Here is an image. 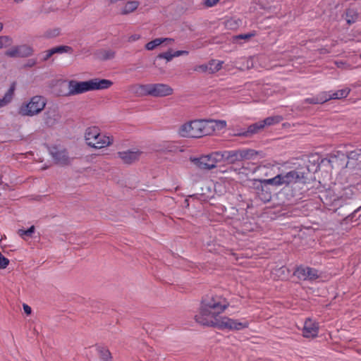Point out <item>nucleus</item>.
Masks as SVG:
<instances>
[{
    "instance_id": "35",
    "label": "nucleus",
    "mask_w": 361,
    "mask_h": 361,
    "mask_svg": "<svg viewBox=\"0 0 361 361\" xmlns=\"http://www.w3.org/2000/svg\"><path fill=\"white\" fill-rule=\"evenodd\" d=\"M219 1V0H205L204 5L207 7H212L215 6Z\"/></svg>"
},
{
    "instance_id": "28",
    "label": "nucleus",
    "mask_w": 361,
    "mask_h": 361,
    "mask_svg": "<svg viewBox=\"0 0 361 361\" xmlns=\"http://www.w3.org/2000/svg\"><path fill=\"white\" fill-rule=\"evenodd\" d=\"M305 101L310 104H322L326 102V99L325 95H324L323 93H322L319 97L307 98L305 99Z\"/></svg>"
},
{
    "instance_id": "45",
    "label": "nucleus",
    "mask_w": 361,
    "mask_h": 361,
    "mask_svg": "<svg viewBox=\"0 0 361 361\" xmlns=\"http://www.w3.org/2000/svg\"><path fill=\"white\" fill-rule=\"evenodd\" d=\"M47 123L50 124L49 121H48V120H47Z\"/></svg>"
},
{
    "instance_id": "10",
    "label": "nucleus",
    "mask_w": 361,
    "mask_h": 361,
    "mask_svg": "<svg viewBox=\"0 0 361 361\" xmlns=\"http://www.w3.org/2000/svg\"><path fill=\"white\" fill-rule=\"evenodd\" d=\"M294 275L300 280L312 281L319 277V272L317 269L305 266L298 267L295 271Z\"/></svg>"
},
{
    "instance_id": "9",
    "label": "nucleus",
    "mask_w": 361,
    "mask_h": 361,
    "mask_svg": "<svg viewBox=\"0 0 361 361\" xmlns=\"http://www.w3.org/2000/svg\"><path fill=\"white\" fill-rule=\"evenodd\" d=\"M264 179H254L253 185L258 198L264 203L269 202L271 200V192L267 186L269 184L263 182Z\"/></svg>"
},
{
    "instance_id": "29",
    "label": "nucleus",
    "mask_w": 361,
    "mask_h": 361,
    "mask_svg": "<svg viewBox=\"0 0 361 361\" xmlns=\"http://www.w3.org/2000/svg\"><path fill=\"white\" fill-rule=\"evenodd\" d=\"M35 231V226H32L31 227H30L27 230H23V229H20L18 231V234L22 237V238H24L25 236H28V237H30L32 233H34Z\"/></svg>"
},
{
    "instance_id": "38",
    "label": "nucleus",
    "mask_w": 361,
    "mask_h": 361,
    "mask_svg": "<svg viewBox=\"0 0 361 361\" xmlns=\"http://www.w3.org/2000/svg\"><path fill=\"white\" fill-rule=\"evenodd\" d=\"M37 63V61L35 59H30L25 64V67H32Z\"/></svg>"
},
{
    "instance_id": "40",
    "label": "nucleus",
    "mask_w": 361,
    "mask_h": 361,
    "mask_svg": "<svg viewBox=\"0 0 361 361\" xmlns=\"http://www.w3.org/2000/svg\"><path fill=\"white\" fill-rule=\"evenodd\" d=\"M23 310L27 314H30L32 312L31 307L26 304H23Z\"/></svg>"
},
{
    "instance_id": "27",
    "label": "nucleus",
    "mask_w": 361,
    "mask_h": 361,
    "mask_svg": "<svg viewBox=\"0 0 361 361\" xmlns=\"http://www.w3.org/2000/svg\"><path fill=\"white\" fill-rule=\"evenodd\" d=\"M164 42V40H161V38H156L154 40L147 43L145 45V49L147 50H153Z\"/></svg>"
},
{
    "instance_id": "32",
    "label": "nucleus",
    "mask_w": 361,
    "mask_h": 361,
    "mask_svg": "<svg viewBox=\"0 0 361 361\" xmlns=\"http://www.w3.org/2000/svg\"><path fill=\"white\" fill-rule=\"evenodd\" d=\"M115 56V52L112 50H105L102 52V58L104 59H111Z\"/></svg>"
},
{
    "instance_id": "15",
    "label": "nucleus",
    "mask_w": 361,
    "mask_h": 361,
    "mask_svg": "<svg viewBox=\"0 0 361 361\" xmlns=\"http://www.w3.org/2000/svg\"><path fill=\"white\" fill-rule=\"evenodd\" d=\"M319 333V324L317 322L312 320L310 318L307 319L305 321L302 336L305 338H315L317 336Z\"/></svg>"
},
{
    "instance_id": "12",
    "label": "nucleus",
    "mask_w": 361,
    "mask_h": 361,
    "mask_svg": "<svg viewBox=\"0 0 361 361\" xmlns=\"http://www.w3.org/2000/svg\"><path fill=\"white\" fill-rule=\"evenodd\" d=\"M142 152L137 149H128L126 151H121L118 152V157L121 160L127 164H131L135 161H137Z\"/></svg>"
},
{
    "instance_id": "34",
    "label": "nucleus",
    "mask_w": 361,
    "mask_h": 361,
    "mask_svg": "<svg viewBox=\"0 0 361 361\" xmlns=\"http://www.w3.org/2000/svg\"><path fill=\"white\" fill-rule=\"evenodd\" d=\"M42 60L43 61H46L49 58H51L53 56V54H52V52H51V49H49V50H47V51H44L42 54Z\"/></svg>"
},
{
    "instance_id": "11",
    "label": "nucleus",
    "mask_w": 361,
    "mask_h": 361,
    "mask_svg": "<svg viewBox=\"0 0 361 361\" xmlns=\"http://www.w3.org/2000/svg\"><path fill=\"white\" fill-rule=\"evenodd\" d=\"M68 96L80 94L87 92L88 90V83L87 81H77L71 80L68 83Z\"/></svg>"
},
{
    "instance_id": "44",
    "label": "nucleus",
    "mask_w": 361,
    "mask_h": 361,
    "mask_svg": "<svg viewBox=\"0 0 361 361\" xmlns=\"http://www.w3.org/2000/svg\"><path fill=\"white\" fill-rule=\"evenodd\" d=\"M24 0H14V1L17 4L23 2Z\"/></svg>"
},
{
    "instance_id": "22",
    "label": "nucleus",
    "mask_w": 361,
    "mask_h": 361,
    "mask_svg": "<svg viewBox=\"0 0 361 361\" xmlns=\"http://www.w3.org/2000/svg\"><path fill=\"white\" fill-rule=\"evenodd\" d=\"M14 94V87H11L6 93L4 94L3 98L0 99V108L5 106L8 104H9L13 97Z\"/></svg>"
},
{
    "instance_id": "37",
    "label": "nucleus",
    "mask_w": 361,
    "mask_h": 361,
    "mask_svg": "<svg viewBox=\"0 0 361 361\" xmlns=\"http://www.w3.org/2000/svg\"><path fill=\"white\" fill-rule=\"evenodd\" d=\"M209 63L207 64H203L200 66H198L195 70L196 71H201L202 72H207L209 73Z\"/></svg>"
},
{
    "instance_id": "41",
    "label": "nucleus",
    "mask_w": 361,
    "mask_h": 361,
    "mask_svg": "<svg viewBox=\"0 0 361 361\" xmlns=\"http://www.w3.org/2000/svg\"><path fill=\"white\" fill-rule=\"evenodd\" d=\"M161 40H164V42L167 44H171L174 42V39L172 38H161Z\"/></svg>"
},
{
    "instance_id": "5",
    "label": "nucleus",
    "mask_w": 361,
    "mask_h": 361,
    "mask_svg": "<svg viewBox=\"0 0 361 361\" xmlns=\"http://www.w3.org/2000/svg\"><path fill=\"white\" fill-rule=\"evenodd\" d=\"M204 120H194L180 126L178 134L185 137H201L206 135Z\"/></svg>"
},
{
    "instance_id": "20",
    "label": "nucleus",
    "mask_w": 361,
    "mask_h": 361,
    "mask_svg": "<svg viewBox=\"0 0 361 361\" xmlns=\"http://www.w3.org/2000/svg\"><path fill=\"white\" fill-rule=\"evenodd\" d=\"M140 6L138 1H128L123 6L121 9V14L126 16L135 11Z\"/></svg>"
},
{
    "instance_id": "24",
    "label": "nucleus",
    "mask_w": 361,
    "mask_h": 361,
    "mask_svg": "<svg viewBox=\"0 0 361 361\" xmlns=\"http://www.w3.org/2000/svg\"><path fill=\"white\" fill-rule=\"evenodd\" d=\"M99 357L102 361H112V357L110 351L104 347L97 348Z\"/></svg>"
},
{
    "instance_id": "14",
    "label": "nucleus",
    "mask_w": 361,
    "mask_h": 361,
    "mask_svg": "<svg viewBox=\"0 0 361 361\" xmlns=\"http://www.w3.org/2000/svg\"><path fill=\"white\" fill-rule=\"evenodd\" d=\"M50 154L59 164L66 165L71 162V158L65 149L54 147L50 149Z\"/></svg>"
},
{
    "instance_id": "3",
    "label": "nucleus",
    "mask_w": 361,
    "mask_h": 361,
    "mask_svg": "<svg viewBox=\"0 0 361 361\" xmlns=\"http://www.w3.org/2000/svg\"><path fill=\"white\" fill-rule=\"evenodd\" d=\"M307 178L301 170H291L276 175L272 178L265 179L263 182L276 187L290 186L296 183H305Z\"/></svg>"
},
{
    "instance_id": "33",
    "label": "nucleus",
    "mask_w": 361,
    "mask_h": 361,
    "mask_svg": "<svg viewBox=\"0 0 361 361\" xmlns=\"http://www.w3.org/2000/svg\"><path fill=\"white\" fill-rule=\"evenodd\" d=\"M255 34L253 33H248V34H243V35H239L234 37V40L237 41L238 39H245L247 40L250 39L252 37H253Z\"/></svg>"
},
{
    "instance_id": "8",
    "label": "nucleus",
    "mask_w": 361,
    "mask_h": 361,
    "mask_svg": "<svg viewBox=\"0 0 361 361\" xmlns=\"http://www.w3.org/2000/svg\"><path fill=\"white\" fill-rule=\"evenodd\" d=\"M33 54V47L27 44L13 46L5 51V55L10 58H27Z\"/></svg>"
},
{
    "instance_id": "16",
    "label": "nucleus",
    "mask_w": 361,
    "mask_h": 361,
    "mask_svg": "<svg viewBox=\"0 0 361 361\" xmlns=\"http://www.w3.org/2000/svg\"><path fill=\"white\" fill-rule=\"evenodd\" d=\"M282 121V117L280 116H270L265 118L263 121L254 123L249 126L248 132L255 133L259 130L262 129L265 126H271L279 123Z\"/></svg>"
},
{
    "instance_id": "2",
    "label": "nucleus",
    "mask_w": 361,
    "mask_h": 361,
    "mask_svg": "<svg viewBox=\"0 0 361 361\" xmlns=\"http://www.w3.org/2000/svg\"><path fill=\"white\" fill-rule=\"evenodd\" d=\"M84 137L89 147L97 149L109 147L114 142V137L102 133L97 126L87 128L85 131Z\"/></svg>"
},
{
    "instance_id": "30",
    "label": "nucleus",
    "mask_w": 361,
    "mask_h": 361,
    "mask_svg": "<svg viewBox=\"0 0 361 361\" xmlns=\"http://www.w3.org/2000/svg\"><path fill=\"white\" fill-rule=\"evenodd\" d=\"M361 156V149H356L355 150L348 152L347 157L348 159H357Z\"/></svg>"
},
{
    "instance_id": "23",
    "label": "nucleus",
    "mask_w": 361,
    "mask_h": 361,
    "mask_svg": "<svg viewBox=\"0 0 361 361\" xmlns=\"http://www.w3.org/2000/svg\"><path fill=\"white\" fill-rule=\"evenodd\" d=\"M224 61L219 60H211L209 62V73H214L221 69Z\"/></svg>"
},
{
    "instance_id": "1",
    "label": "nucleus",
    "mask_w": 361,
    "mask_h": 361,
    "mask_svg": "<svg viewBox=\"0 0 361 361\" xmlns=\"http://www.w3.org/2000/svg\"><path fill=\"white\" fill-rule=\"evenodd\" d=\"M229 306L227 300L219 295H207L201 302L195 316L197 323L202 326L216 327L219 329L241 330L247 328L249 322L238 321L220 316Z\"/></svg>"
},
{
    "instance_id": "43",
    "label": "nucleus",
    "mask_w": 361,
    "mask_h": 361,
    "mask_svg": "<svg viewBox=\"0 0 361 361\" xmlns=\"http://www.w3.org/2000/svg\"><path fill=\"white\" fill-rule=\"evenodd\" d=\"M4 28V25L2 23H0V32H1V30H3Z\"/></svg>"
},
{
    "instance_id": "7",
    "label": "nucleus",
    "mask_w": 361,
    "mask_h": 361,
    "mask_svg": "<svg viewBox=\"0 0 361 361\" xmlns=\"http://www.w3.org/2000/svg\"><path fill=\"white\" fill-rule=\"evenodd\" d=\"M193 161L200 169L210 170L215 168L217 163L221 162V159L219 151H217L198 159H195Z\"/></svg>"
},
{
    "instance_id": "4",
    "label": "nucleus",
    "mask_w": 361,
    "mask_h": 361,
    "mask_svg": "<svg viewBox=\"0 0 361 361\" xmlns=\"http://www.w3.org/2000/svg\"><path fill=\"white\" fill-rule=\"evenodd\" d=\"M47 104V99L42 97L36 95L27 102H24L19 108L18 113L23 116H34L43 111Z\"/></svg>"
},
{
    "instance_id": "21",
    "label": "nucleus",
    "mask_w": 361,
    "mask_h": 361,
    "mask_svg": "<svg viewBox=\"0 0 361 361\" xmlns=\"http://www.w3.org/2000/svg\"><path fill=\"white\" fill-rule=\"evenodd\" d=\"M257 154V152L251 149H239L240 161L252 159Z\"/></svg>"
},
{
    "instance_id": "39",
    "label": "nucleus",
    "mask_w": 361,
    "mask_h": 361,
    "mask_svg": "<svg viewBox=\"0 0 361 361\" xmlns=\"http://www.w3.org/2000/svg\"><path fill=\"white\" fill-rule=\"evenodd\" d=\"M140 38V35L135 34V35H133L130 37H129L128 41L130 42H135V41L138 40Z\"/></svg>"
},
{
    "instance_id": "25",
    "label": "nucleus",
    "mask_w": 361,
    "mask_h": 361,
    "mask_svg": "<svg viewBox=\"0 0 361 361\" xmlns=\"http://www.w3.org/2000/svg\"><path fill=\"white\" fill-rule=\"evenodd\" d=\"M50 49L53 55L55 54L71 53L73 51L72 47L66 45L56 47Z\"/></svg>"
},
{
    "instance_id": "19",
    "label": "nucleus",
    "mask_w": 361,
    "mask_h": 361,
    "mask_svg": "<svg viewBox=\"0 0 361 361\" xmlns=\"http://www.w3.org/2000/svg\"><path fill=\"white\" fill-rule=\"evenodd\" d=\"M350 92V90L348 87L337 90L336 92H323V94L325 95L326 102L330 99H339L342 98H345L348 97Z\"/></svg>"
},
{
    "instance_id": "18",
    "label": "nucleus",
    "mask_w": 361,
    "mask_h": 361,
    "mask_svg": "<svg viewBox=\"0 0 361 361\" xmlns=\"http://www.w3.org/2000/svg\"><path fill=\"white\" fill-rule=\"evenodd\" d=\"M219 157L221 161H227L233 164L240 161L239 150H225L219 151Z\"/></svg>"
},
{
    "instance_id": "13",
    "label": "nucleus",
    "mask_w": 361,
    "mask_h": 361,
    "mask_svg": "<svg viewBox=\"0 0 361 361\" xmlns=\"http://www.w3.org/2000/svg\"><path fill=\"white\" fill-rule=\"evenodd\" d=\"M206 135H210L221 131L226 127V121L224 120H204Z\"/></svg>"
},
{
    "instance_id": "6",
    "label": "nucleus",
    "mask_w": 361,
    "mask_h": 361,
    "mask_svg": "<svg viewBox=\"0 0 361 361\" xmlns=\"http://www.w3.org/2000/svg\"><path fill=\"white\" fill-rule=\"evenodd\" d=\"M140 88L147 94L156 97H167L173 93V88L169 85L164 83L140 85Z\"/></svg>"
},
{
    "instance_id": "31",
    "label": "nucleus",
    "mask_w": 361,
    "mask_h": 361,
    "mask_svg": "<svg viewBox=\"0 0 361 361\" xmlns=\"http://www.w3.org/2000/svg\"><path fill=\"white\" fill-rule=\"evenodd\" d=\"M157 57L159 59H164L166 61H171L173 57V54L171 51H166L159 54Z\"/></svg>"
},
{
    "instance_id": "26",
    "label": "nucleus",
    "mask_w": 361,
    "mask_h": 361,
    "mask_svg": "<svg viewBox=\"0 0 361 361\" xmlns=\"http://www.w3.org/2000/svg\"><path fill=\"white\" fill-rule=\"evenodd\" d=\"M13 41V39L8 35L0 36V49L11 46Z\"/></svg>"
},
{
    "instance_id": "42",
    "label": "nucleus",
    "mask_w": 361,
    "mask_h": 361,
    "mask_svg": "<svg viewBox=\"0 0 361 361\" xmlns=\"http://www.w3.org/2000/svg\"><path fill=\"white\" fill-rule=\"evenodd\" d=\"M355 22V20L354 19H347V23L348 24H351V23H353Z\"/></svg>"
},
{
    "instance_id": "36",
    "label": "nucleus",
    "mask_w": 361,
    "mask_h": 361,
    "mask_svg": "<svg viewBox=\"0 0 361 361\" xmlns=\"http://www.w3.org/2000/svg\"><path fill=\"white\" fill-rule=\"evenodd\" d=\"M173 54V57H178L182 55H188L189 52L185 50L176 51Z\"/></svg>"
},
{
    "instance_id": "17",
    "label": "nucleus",
    "mask_w": 361,
    "mask_h": 361,
    "mask_svg": "<svg viewBox=\"0 0 361 361\" xmlns=\"http://www.w3.org/2000/svg\"><path fill=\"white\" fill-rule=\"evenodd\" d=\"M88 90L90 91L106 90L111 87L113 82L107 79H100L98 78L87 80Z\"/></svg>"
}]
</instances>
